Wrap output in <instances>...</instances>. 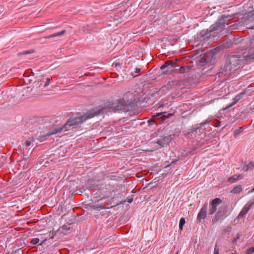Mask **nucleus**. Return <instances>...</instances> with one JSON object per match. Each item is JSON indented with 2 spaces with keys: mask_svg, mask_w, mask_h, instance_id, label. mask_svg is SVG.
<instances>
[{
  "mask_svg": "<svg viewBox=\"0 0 254 254\" xmlns=\"http://www.w3.org/2000/svg\"><path fill=\"white\" fill-rule=\"evenodd\" d=\"M104 110V108H102L101 109H94L88 111L83 115H80V114H78L76 115L72 116L67 120L64 125L62 127L56 128L45 135L39 136L38 139L40 141H43L47 139V137L53 134L61 132L63 131H64L68 130L69 129L70 127L74 128L77 125L82 124L86 120L100 115L103 112Z\"/></svg>",
  "mask_w": 254,
  "mask_h": 254,
  "instance_id": "f257e3e1",
  "label": "nucleus"
},
{
  "mask_svg": "<svg viewBox=\"0 0 254 254\" xmlns=\"http://www.w3.org/2000/svg\"><path fill=\"white\" fill-rule=\"evenodd\" d=\"M89 189H94L100 191L103 195L102 199L111 198L113 199L117 194H119L123 189V186L117 183L108 182L102 183L94 179L89 180L87 184Z\"/></svg>",
  "mask_w": 254,
  "mask_h": 254,
  "instance_id": "f03ea898",
  "label": "nucleus"
},
{
  "mask_svg": "<svg viewBox=\"0 0 254 254\" xmlns=\"http://www.w3.org/2000/svg\"><path fill=\"white\" fill-rule=\"evenodd\" d=\"M233 17V15H223L219 18L217 22L212 25L210 27L209 31L202 30L197 34V38L201 40H207L211 36V33L219 34L222 32L225 28L226 25L229 24V21H230Z\"/></svg>",
  "mask_w": 254,
  "mask_h": 254,
  "instance_id": "7ed1b4c3",
  "label": "nucleus"
},
{
  "mask_svg": "<svg viewBox=\"0 0 254 254\" xmlns=\"http://www.w3.org/2000/svg\"><path fill=\"white\" fill-rule=\"evenodd\" d=\"M254 52V50L253 51ZM254 59V54L250 55L246 57L241 56L239 55H232L229 57V62L233 67H236L239 64H242L245 62H249L250 60Z\"/></svg>",
  "mask_w": 254,
  "mask_h": 254,
  "instance_id": "20e7f679",
  "label": "nucleus"
},
{
  "mask_svg": "<svg viewBox=\"0 0 254 254\" xmlns=\"http://www.w3.org/2000/svg\"><path fill=\"white\" fill-rule=\"evenodd\" d=\"M174 116V113H168L167 112H160L154 115L152 119L148 120V124L152 125L154 124H161V121L164 122L167 119Z\"/></svg>",
  "mask_w": 254,
  "mask_h": 254,
  "instance_id": "39448f33",
  "label": "nucleus"
},
{
  "mask_svg": "<svg viewBox=\"0 0 254 254\" xmlns=\"http://www.w3.org/2000/svg\"><path fill=\"white\" fill-rule=\"evenodd\" d=\"M213 118L209 117L203 122L199 124L198 126H196L192 127L190 132H188V135L190 137H196L197 135H199L201 133V128L204 126L209 124V123L212 121Z\"/></svg>",
  "mask_w": 254,
  "mask_h": 254,
  "instance_id": "423d86ee",
  "label": "nucleus"
},
{
  "mask_svg": "<svg viewBox=\"0 0 254 254\" xmlns=\"http://www.w3.org/2000/svg\"><path fill=\"white\" fill-rule=\"evenodd\" d=\"M227 206L219 207L218 210L216 212V213L212 219V222L213 223H216L218 222V221L227 213Z\"/></svg>",
  "mask_w": 254,
  "mask_h": 254,
  "instance_id": "0eeeda50",
  "label": "nucleus"
},
{
  "mask_svg": "<svg viewBox=\"0 0 254 254\" xmlns=\"http://www.w3.org/2000/svg\"><path fill=\"white\" fill-rule=\"evenodd\" d=\"M234 67L232 66L231 64L227 63L223 67H221L220 72H219V76H226L224 78H226L227 76L230 75L232 72L234 71Z\"/></svg>",
  "mask_w": 254,
  "mask_h": 254,
  "instance_id": "6e6552de",
  "label": "nucleus"
},
{
  "mask_svg": "<svg viewBox=\"0 0 254 254\" xmlns=\"http://www.w3.org/2000/svg\"><path fill=\"white\" fill-rule=\"evenodd\" d=\"M222 202L220 198H215L211 200L209 203V215L214 214L217 211V207Z\"/></svg>",
  "mask_w": 254,
  "mask_h": 254,
  "instance_id": "1a4fd4ad",
  "label": "nucleus"
},
{
  "mask_svg": "<svg viewBox=\"0 0 254 254\" xmlns=\"http://www.w3.org/2000/svg\"><path fill=\"white\" fill-rule=\"evenodd\" d=\"M207 209L208 203L207 202H205L197 214L196 221L198 222H201L202 220H204L206 218Z\"/></svg>",
  "mask_w": 254,
  "mask_h": 254,
  "instance_id": "9d476101",
  "label": "nucleus"
},
{
  "mask_svg": "<svg viewBox=\"0 0 254 254\" xmlns=\"http://www.w3.org/2000/svg\"><path fill=\"white\" fill-rule=\"evenodd\" d=\"M178 66L177 65L176 63L172 60L166 61L163 64H162L160 69L161 70H163L165 68H167L166 72H170L174 70H178V69L176 67Z\"/></svg>",
  "mask_w": 254,
  "mask_h": 254,
  "instance_id": "9b49d317",
  "label": "nucleus"
},
{
  "mask_svg": "<svg viewBox=\"0 0 254 254\" xmlns=\"http://www.w3.org/2000/svg\"><path fill=\"white\" fill-rule=\"evenodd\" d=\"M232 44L233 43L231 40H224L222 41V44L221 45L212 50V53L213 55L216 54L217 52L222 50L223 48H230L232 46Z\"/></svg>",
  "mask_w": 254,
  "mask_h": 254,
  "instance_id": "f8f14e48",
  "label": "nucleus"
},
{
  "mask_svg": "<svg viewBox=\"0 0 254 254\" xmlns=\"http://www.w3.org/2000/svg\"><path fill=\"white\" fill-rule=\"evenodd\" d=\"M254 201L247 203L246 205L243 208L239 215L237 216V219H239L241 218H243L250 210L252 206L253 205Z\"/></svg>",
  "mask_w": 254,
  "mask_h": 254,
  "instance_id": "ddd939ff",
  "label": "nucleus"
},
{
  "mask_svg": "<svg viewBox=\"0 0 254 254\" xmlns=\"http://www.w3.org/2000/svg\"><path fill=\"white\" fill-rule=\"evenodd\" d=\"M171 141L169 136H164L163 138L158 139L156 143L160 146L164 147L165 145L168 144Z\"/></svg>",
  "mask_w": 254,
  "mask_h": 254,
  "instance_id": "4468645a",
  "label": "nucleus"
},
{
  "mask_svg": "<svg viewBox=\"0 0 254 254\" xmlns=\"http://www.w3.org/2000/svg\"><path fill=\"white\" fill-rule=\"evenodd\" d=\"M240 99H241V96L240 95H238V96H236L233 99V102L231 104H230L229 105L227 106L225 108H224L223 109H222L221 110V112H222V111H223V112H224V111L227 112V111H230V109L233 106H234L235 104H236L237 102H238L240 100Z\"/></svg>",
  "mask_w": 254,
  "mask_h": 254,
  "instance_id": "2eb2a0df",
  "label": "nucleus"
},
{
  "mask_svg": "<svg viewBox=\"0 0 254 254\" xmlns=\"http://www.w3.org/2000/svg\"><path fill=\"white\" fill-rule=\"evenodd\" d=\"M243 178V176L242 175H234L232 177L228 178L227 179V182L230 183H234L236 181L239 179H242Z\"/></svg>",
  "mask_w": 254,
  "mask_h": 254,
  "instance_id": "dca6fc26",
  "label": "nucleus"
},
{
  "mask_svg": "<svg viewBox=\"0 0 254 254\" xmlns=\"http://www.w3.org/2000/svg\"><path fill=\"white\" fill-rule=\"evenodd\" d=\"M90 208L93 210H100L106 208L103 204L99 203H90L89 204Z\"/></svg>",
  "mask_w": 254,
  "mask_h": 254,
  "instance_id": "f3484780",
  "label": "nucleus"
},
{
  "mask_svg": "<svg viewBox=\"0 0 254 254\" xmlns=\"http://www.w3.org/2000/svg\"><path fill=\"white\" fill-rule=\"evenodd\" d=\"M206 140L204 138L201 139L196 144L195 146L194 147L193 150H196L199 149L201 147H204V144L207 143V142H205Z\"/></svg>",
  "mask_w": 254,
  "mask_h": 254,
  "instance_id": "a211bd4d",
  "label": "nucleus"
},
{
  "mask_svg": "<svg viewBox=\"0 0 254 254\" xmlns=\"http://www.w3.org/2000/svg\"><path fill=\"white\" fill-rule=\"evenodd\" d=\"M70 226V224H65L61 227V230L63 233H64V234H66V233H68V231L71 230V228Z\"/></svg>",
  "mask_w": 254,
  "mask_h": 254,
  "instance_id": "6ab92c4d",
  "label": "nucleus"
},
{
  "mask_svg": "<svg viewBox=\"0 0 254 254\" xmlns=\"http://www.w3.org/2000/svg\"><path fill=\"white\" fill-rule=\"evenodd\" d=\"M191 66L186 65V66H182L180 67L178 70H179L180 73H184L186 72H188L191 69Z\"/></svg>",
  "mask_w": 254,
  "mask_h": 254,
  "instance_id": "aec40b11",
  "label": "nucleus"
},
{
  "mask_svg": "<svg viewBox=\"0 0 254 254\" xmlns=\"http://www.w3.org/2000/svg\"><path fill=\"white\" fill-rule=\"evenodd\" d=\"M254 168V162L253 161H251L248 164H245L243 166V169L245 171H248L250 169Z\"/></svg>",
  "mask_w": 254,
  "mask_h": 254,
  "instance_id": "412c9836",
  "label": "nucleus"
},
{
  "mask_svg": "<svg viewBox=\"0 0 254 254\" xmlns=\"http://www.w3.org/2000/svg\"><path fill=\"white\" fill-rule=\"evenodd\" d=\"M65 33V30H64L60 32H57L54 33L53 34L48 35L46 37V38L50 39V38H53L57 36H61L64 34Z\"/></svg>",
  "mask_w": 254,
  "mask_h": 254,
  "instance_id": "4be33fe9",
  "label": "nucleus"
},
{
  "mask_svg": "<svg viewBox=\"0 0 254 254\" xmlns=\"http://www.w3.org/2000/svg\"><path fill=\"white\" fill-rule=\"evenodd\" d=\"M34 141L35 140L34 138H29L26 140L24 143H22V145L24 147H27L30 146L34 142Z\"/></svg>",
  "mask_w": 254,
  "mask_h": 254,
  "instance_id": "5701e85b",
  "label": "nucleus"
},
{
  "mask_svg": "<svg viewBox=\"0 0 254 254\" xmlns=\"http://www.w3.org/2000/svg\"><path fill=\"white\" fill-rule=\"evenodd\" d=\"M55 235H56V232H55V231L51 232L49 234V237L46 238L45 239H44L42 241V242L39 245V246H42L46 242V241H47L48 239L54 238Z\"/></svg>",
  "mask_w": 254,
  "mask_h": 254,
  "instance_id": "b1692460",
  "label": "nucleus"
},
{
  "mask_svg": "<svg viewBox=\"0 0 254 254\" xmlns=\"http://www.w3.org/2000/svg\"><path fill=\"white\" fill-rule=\"evenodd\" d=\"M243 190L242 187L241 185L235 187L231 191L232 193H238L242 191Z\"/></svg>",
  "mask_w": 254,
  "mask_h": 254,
  "instance_id": "393cba45",
  "label": "nucleus"
},
{
  "mask_svg": "<svg viewBox=\"0 0 254 254\" xmlns=\"http://www.w3.org/2000/svg\"><path fill=\"white\" fill-rule=\"evenodd\" d=\"M244 129L242 127H240L238 129H236L233 132V134L235 137H237V135L243 131Z\"/></svg>",
  "mask_w": 254,
  "mask_h": 254,
  "instance_id": "a878e982",
  "label": "nucleus"
},
{
  "mask_svg": "<svg viewBox=\"0 0 254 254\" xmlns=\"http://www.w3.org/2000/svg\"><path fill=\"white\" fill-rule=\"evenodd\" d=\"M185 223H186L185 219L184 218H181L180 220L179 225L180 229H181V230L183 229L184 225H185Z\"/></svg>",
  "mask_w": 254,
  "mask_h": 254,
  "instance_id": "bb28decb",
  "label": "nucleus"
},
{
  "mask_svg": "<svg viewBox=\"0 0 254 254\" xmlns=\"http://www.w3.org/2000/svg\"><path fill=\"white\" fill-rule=\"evenodd\" d=\"M40 240L39 238H34L31 239L30 243L32 245H35L39 243Z\"/></svg>",
  "mask_w": 254,
  "mask_h": 254,
  "instance_id": "cd10ccee",
  "label": "nucleus"
},
{
  "mask_svg": "<svg viewBox=\"0 0 254 254\" xmlns=\"http://www.w3.org/2000/svg\"><path fill=\"white\" fill-rule=\"evenodd\" d=\"M203 58H204V62L202 61L201 62L204 64H207L211 60L210 58L208 57V55L206 56V57H205V56H204V57L202 58V60H203Z\"/></svg>",
  "mask_w": 254,
  "mask_h": 254,
  "instance_id": "c85d7f7f",
  "label": "nucleus"
},
{
  "mask_svg": "<svg viewBox=\"0 0 254 254\" xmlns=\"http://www.w3.org/2000/svg\"><path fill=\"white\" fill-rule=\"evenodd\" d=\"M241 235L240 234H237L236 237L233 240V243H236L238 240L240 239Z\"/></svg>",
  "mask_w": 254,
  "mask_h": 254,
  "instance_id": "c756f323",
  "label": "nucleus"
},
{
  "mask_svg": "<svg viewBox=\"0 0 254 254\" xmlns=\"http://www.w3.org/2000/svg\"><path fill=\"white\" fill-rule=\"evenodd\" d=\"M254 253V247L248 249L247 251V254H252Z\"/></svg>",
  "mask_w": 254,
  "mask_h": 254,
  "instance_id": "7c9ffc66",
  "label": "nucleus"
},
{
  "mask_svg": "<svg viewBox=\"0 0 254 254\" xmlns=\"http://www.w3.org/2000/svg\"><path fill=\"white\" fill-rule=\"evenodd\" d=\"M51 78H50V77H47L46 78V82L45 84L44 85V87H47L49 85L50 81H51Z\"/></svg>",
  "mask_w": 254,
  "mask_h": 254,
  "instance_id": "2f4dec72",
  "label": "nucleus"
},
{
  "mask_svg": "<svg viewBox=\"0 0 254 254\" xmlns=\"http://www.w3.org/2000/svg\"><path fill=\"white\" fill-rule=\"evenodd\" d=\"M140 71V68H138V67H136L135 68V71H134V72H132L131 73V75L135 77L136 75H134V73H139V72Z\"/></svg>",
  "mask_w": 254,
  "mask_h": 254,
  "instance_id": "473e14b6",
  "label": "nucleus"
},
{
  "mask_svg": "<svg viewBox=\"0 0 254 254\" xmlns=\"http://www.w3.org/2000/svg\"><path fill=\"white\" fill-rule=\"evenodd\" d=\"M33 52V51L28 50V51H24V52L20 53V55H27V54H31Z\"/></svg>",
  "mask_w": 254,
  "mask_h": 254,
  "instance_id": "72a5a7b5",
  "label": "nucleus"
},
{
  "mask_svg": "<svg viewBox=\"0 0 254 254\" xmlns=\"http://www.w3.org/2000/svg\"><path fill=\"white\" fill-rule=\"evenodd\" d=\"M214 254H219L218 249H216V248H215Z\"/></svg>",
  "mask_w": 254,
  "mask_h": 254,
  "instance_id": "f704fd0d",
  "label": "nucleus"
},
{
  "mask_svg": "<svg viewBox=\"0 0 254 254\" xmlns=\"http://www.w3.org/2000/svg\"><path fill=\"white\" fill-rule=\"evenodd\" d=\"M254 192V187L251 190H250L249 191V193H252V192Z\"/></svg>",
  "mask_w": 254,
  "mask_h": 254,
  "instance_id": "c9c22d12",
  "label": "nucleus"
},
{
  "mask_svg": "<svg viewBox=\"0 0 254 254\" xmlns=\"http://www.w3.org/2000/svg\"><path fill=\"white\" fill-rule=\"evenodd\" d=\"M132 199H129V200H128V202H129V203H131V202H132Z\"/></svg>",
  "mask_w": 254,
  "mask_h": 254,
  "instance_id": "e433bc0d",
  "label": "nucleus"
},
{
  "mask_svg": "<svg viewBox=\"0 0 254 254\" xmlns=\"http://www.w3.org/2000/svg\"><path fill=\"white\" fill-rule=\"evenodd\" d=\"M176 254H179V252L178 251Z\"/></svg>",
  "mask_w": 254,
  "mask_h": 254,
  "instance_id": "4c0bfd02",
  "label": "nucleus"
},
{
  "mask_svg": "<svg viewBox=\"0 0 254 254\" xmlns=\"http://www.w3.org/2000/svg\"><path fill=\"white\" fill-rule=\"evenodd\" d=\"M232 254H237L236 253H232Z\"/></svg>",
  "mask_w": 254,
  "mask_h": 254,
  "instance_id": "58836bf2",
  "label": "nucleus"
},
{
  "mask_svg": "<svg viewBox=\"0 0 254 254\" xmlns=\"http://www.w3.org/2000/svg\"><path fill=\"white\" fill-rule=\"evenodd\" d=\"M253 127H254V124L253 125Z\"/></svg>",
  "mask_w": 254,
  "mask_h": 254,
  "instance_id": "ea45409f",
  "label": "nucleus"
}]
</instances>
